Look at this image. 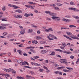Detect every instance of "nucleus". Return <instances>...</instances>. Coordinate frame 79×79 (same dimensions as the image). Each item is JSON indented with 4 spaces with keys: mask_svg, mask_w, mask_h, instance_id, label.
<instances>
[{
    "mask_svg": "<svg viewBox=\"0 0 79 79\" xmlns=\"http://www.w3.org/2000/svg\"><path fill=\"white\" fill-rule=\"evenodd\" d=\"M56 5H58V6H62L63 5V4H60V3H57L56 4Z\"/></svg>",
    "mask_w": 79,
    "mask_h": 79,
    "instance_id": "4c0bfd02",
    "label": "nucleus"
},
{
    "mask_svg": "<svg viewBox=\"0 0 79 79\" xmlns=\"http://www.w3.org/2000/svg\"><path fill=\"white\" fill-rule=\"evenodd\" d=\"M30 79H35V78L33 77H31Z\"/></svg>",
    "mask_w": 79,
    "mask_h": 79,
    "instance_id": "774afa93",
    "label": "nucleus"
},
{
    "mask_svg": "<svg viewBox=\"0 0 79 79\" xmlns=\"http://www.w3.org/2000/svg\"><path fill=\"white\" fill-rule=\"evenodd\" d=\"M30 51L31 52H32L33 53H35V50H34L31 49L30 50Z\"/></svg>",
    "mask_w": 79,
    "mask_h": 79,
    "instance_id": "72a5a7b5",
    "label": "nucleus"
},
{
    "mask_svg": "<svg viewBox=\"0 0 79 79\" xmlns=\"http://www.w3.org/2000/svg\"><path fill=\"white\" fill-rule=\"evenodd\" d=\"M49 55H52V56H54L55 55V52H52V53Z\"/></svg>",
    "mask_w": 79,
    "mask_h": 79,
    "instance_id": "b1692460",
    "label": "nucleus"
},
{
    "mask_svg": "<svg viewBox=\"0 0 79 79\" xmlns=\"http://www.w3.org/2000/svg\"><path fill=\"white\" fill-rule=\"evenodd\" d=\"M57 33H58V34H61V33H62V32L59 31V32H57Z\"/></svg>",
    "mask_w": 79,
    "mask_h": 79,
    "instance_id": "e2e57ef3",
    "label": "nucleus"
},
{
    "mask_svg": "<svg viewBox=\"0 0 79 79\" xmlns=\"http://www.w3.org/2000/svg\"><path fill=\"white\" fill-rule=\"evenodd\" d=\"M60 60H61V61H60V62L62 63H64L65 64H66V63H70L69 62H67V60L66 59H61Z\"/></svg>",
    "mask_w": 79,
    "mask_h": 79,
    "instance_id": "f257e3e1",
    "label": "nucleus"
},
{
    "mask_svg": "<svg viewBox=\"0 0 79 79\" xmlns=\"http://www.w3.org/2000/svg\"><path fill=\"white\" fill-rule=\"evenodd\" d=\"M8 55H9V56H10V55H11V52H8Z\"/></svg>",
    "mask_w": 79,
    "mask_h": 79,
    "instance_id": "69168bd1",
    "label": "nucleus"
},
{
    "mask_svg": "<svg viewBox=\"0 0 79 79\" xmlns=\"http://www.w3.org/2000/svg\"><path fill=\"white\" fill-rule=\"evenodd\" d=\"M49 31H53V29H52V28H49Z\"/></svg>",
    "mask_w": 79,
    "mask_h": 79,
    "instance_id": "864d4df0",
    "label": "nucleus"
},
{
    "mask_svg": "<svg viewBox=\"0 0 79 79\" xmlns=\"http://www.w3.org/2000/svg\"><path fill=\"white\" fill-rule=\"evenodd\" d=\"M22 64L24 66L26 65V63H25V62H22Z\"/></svg>",
    "mask_w": 79,
    "mask_h": 79,
    "instance_id": "4d7b16f0",
    "label": "nucleus"
},
{
    "mask_svg": "<svg viewBox=\"0 0 79 79\" xmlns=\"http://www.w3.org/2000/svg\"><path fill=\"white\" fill-rule=\"evenodd\" d=\"M47 38L49 40H53V38H51L50 37V36H49L48 35L47 36Z\"/></svg>",
    "mask_w": 79,
    "mask_h": 79,
    "instance_id": "2eb2a0df",
    "label": "nucleus"
},
{
    "mask_svg": "<svg viewBox=\"0 0 79 79\" xmlns=\"http://www.w3.org/2000/svg\"><path fill=\"white\" fill-rule=\"evenodd\" d=\"M46 19L47 20V21H51V19L48 17L46 18Z\"/></svg>",
    "mask_w": 79,
    "mask_h": 79,
    "instance_id": "c9c22d12",
    "label": "nucleus"
},
{
    "mask_svg": "<svg viewBox=\"0 0 79 79\" xmlns=\"http://www.w3.org/2000/svg\"><path fill=\"white\" fill-rule=\"evenodd\" d=\"M9 69L11 71H12V73H16V71H15V70L11 69V68H9Z\"/></svg>",
    "mask_w": 79,
    "mask_h": 79,
    "instance_id": "f8f14e48",
    "label": "nucleus"
},
{
    "mask_svg": "<svg viewBox=\"0 0 79 79\" xmlns=\"http://www.w3.org/2000/svg\"><path fill=\"white\" fill-rule=\"evenodd\" d=\"M65 68L64 66L60 67L57 68V69H64Z\"/></svg>",
    "mask_w": 79,
    "mask_h": 79,
    "instance_id": "4468645a",
    "label": "nucleus"
},
{
    "mask_svg": "<svg viewBox=\"0 0 79 79\" xmlns=\"http://www.w3.org/2000/svg\"><path fill=\"white\" fill-rule=\"evenodd\" d=\"M69 10H73L76 12L79 11V10H78L77 9L75 8H74L73 7H69Z\"/></svg>",
    "mask_w": 79,
    "mask_h": 79,
    "instance_id": "f03ea898",
    "label": "nucleus"
},
{
    "mask_svg": "<svg viewBox=\"0 0 79 79\" xmlns=\"http://www.w3.org/2000/svg\"><path fill=\"white\" fill-rule=\"evenodd\" d=\"M18 63L19 64H21L22 63H23V60H18Z\"/></svg>",
    "mask_w": 79,
    "mask_h": 79,
    "instance_id": "ddd939ff",
    "label": "nucleus"
},
{
    "mask_svg": "<svg viewBox=\"0 0 79 79\" xmlns=\"http://www.w3.org/2000/svg\"><path fill=\"white\" fill-rule=\"evenodd\" d=\"M45 63H48V60H46L45 61Z\"/></svg>",
    "mask_w": 79,
    "mask_h": 79,
    "instance_id": "bf43d9fd",
    "label": "nucleus"
},
{
    "mask_svg": "<svg viewBox=\"0 0 79 79\" xmlns=\"http://www.w3.org/2000/svg\"><path fill=\"white\" fill-rule=\"evenodd\" d=\"M32 42L33 44H37L38 42L37 41H35L34 40L32 41Z\"/></svg>",
    "mask_w": 79,
    "mask_h": 79,
    "instance_id": "9b49d317",
    "label": "nucleus"
},
{
    "mask_svg": "<svg viewBox=\"0 0 79 79\" xmlns=\"http://www.w3.org/2000/svg\"><path fill=\"white\" fill-rule=\"evenodd\" d=\"M53 39H56V40H57V39H58V38L56 37V36H55L54 35V36H53Z\"/></svg>",
    "mask_w": 79,
    "mask_h": 79,
    "instance_id": "c03bdc74",
    "label": "nucleus"
},
{
    "mask_svg": "<svg viewBox=\"0 0 79 79\" xmlns=\"http://www.w3.org/2000/svg\"><path fill=\"white\" fill-rule=\"evenodd\" d=\"M0 75H1L2 76H7V77H10V76L8 74H0Z\"/></svg>",
    "mask_w": 79,
    "mask_h": 79,
    "instance_id": "6e6552de",
    "label": "nucleus"
},
{
    "mask_svg": "<svg viewBox=\"0 0 79 79\" xmlns=\"http://www.w3.org/2000/svg\"><path fill=\"white\" fill-rule=\"evenodd\" d=\"M30 74H34V73L32 71H30Z\"/></svg>",
    "mask_w": 79,
    "mask_h": 79,
    "instance_id": "49530a36",
    "label": "nucleus"
},
{
    "mask_svg": "<svg viewBox=\"0 0 79 79\" xmlns=\"http://www.w3.org/2000/svg\"><path fill=\"white\" fill-rule=\"evenodd\" d=\"M13 16L15 17V18H17V15L16 16V15H14Z\"/></svg>",
    "mask_w": 79,
    "mask_h": 79,
    "instance_id": "052dcab7",
    "label": "nucleus"
},
{
    "mask_svg": "<svg viewBox=\"0 0 79 79\" xmlns=\"http://www.w3.org/2000/svg\"><path fill=\"white\" fill-rule=\"evenodd\" d=\"M70 5H74V3L73 2H71L70 3Z\"/></svg>",
    "mask_w": 79,
    "mask_h": 79,
    "instance_id": "79ce46f5",
    "label": "nucleus"
},
{
    "mask_svg": "<svg viewBox=\"0 0 79 79\" xmlns=\"http://www.w3.org/2000/svg\"><path fill=\"white\" fill-rule=\"evenodd\" d=\"M6 10V8H5V7L4 6H3V7H2V10L3 11H5Z\"/></svg>",
    "mask_w": 79,
    "mask_h": 79,
    "instance_id": "e433bc0d",
    "label": "nucleus"
},
{
    "mask_svg": "<svg viewBox=\"0 0 79 79\" xmlns=\"http://www.w3.org/2000/svg\"><path fill=\"white\" fill-rule=\"evenodd\" d=\"M23 55H24L25 56H27V54L24 53L23 54Z\"/></svg>",
    "mask_w": 79,
    "mask_h": 79,
    "instance_id": "09e8293b",
    "label": "nucleus"
},
{
    "mask_svg": "<svg viewBox=\"0 0 79 79\" xmlns=\"http://www.w3.org/2000/svg\"><path fill=\"white\" fill-rule=\"evenodd\" d=\"M7 34V33L6 32H4L3 33V35H6Z\"/></svg>",
    "mask_w": 79,
    "mask_h": 79,
    "instance_id": "de8ad7c7",
    "label": "nucleus"
},
{
    "mask_svg": "<svg viewBox=\"0 0 79 79\" xmlns=\"http://www.w3.org/2000/svg\"><path fill=\"white\" fill-rule=\"evenodd\" d=\"M8 6H9L11 7H15V9H16L17 8H19V7L17 6H16L15 5H13L9 4L8 5Z\"/></svg>",
    "mask_w": 79,
    "mask_h": 79,
    "instance_id": "7ed1b4c3",
    "label": "nucleus"
},
{
    "mask_svg": "<svg viewBox=\"0 0 79 79\" xmlns=\"http://www.w3.org/2000/svg\"><path fill=\"white\" fill-rule=\"evenodd\" d=\"M65 17L68 18H71V16H70V15H67L65 16Z\"/></svg>",
    "mask_w": 79,
    "mask_h": 79,
    "instance_id": "37998d69",
    "label": "nucleus"
},
{
    "mask_svg": "<svg viewBox=\"0 0 79 79\" xmlns=\"http://www.w3.org/2000/svg\"><path fill=\"white\" fill-rule=\"evenodd\" d=\"M69 27H71V28H72V27H76L74 25H70L69 26Z\"/></svg>",
    "mask_w": 79,
    "mask_h": 79,
    "instance_id": "2f4dec72",
    "label": "nucleus"
},
{
    "mask_svg": "<svg viewBox=\"0 0 79 79\" xmlns=\"http://www.w3.org/2000/svg\"><path fill=\"white\" fill-rule=\"evenodd\" d=\"M6 29V27H3L2 26H0V29L1 30H4Z\"/></svg>",
    "mask_w": 79,
    "mask_h": 79,
    "instance_id": "1a4fd4ad",
    "label": "nucleus"
},
{
    "mask_svg": "<svg viewBox=\"0 0 79 79\" xmlns=\"http://www.w3.org/2000/svg\"><path fill=\"white\" fill-rule=\"evenodd\" d=\"M74 56H70V58H71V59H74Z\"/></svg>",
    "mask_w": 79,
    "mask_h": 79,
    "instance_id": "6e6d98bb",
    "label": "nucleus"
},
{
    "mask_svg": "<svg viewBox=\"0 0 79 79\" xmlns=\"http://www.w3.org/2000/svg\"><path fill=\"white\" fill-rule=\"evenodd\" d=\"M63 71L64 72H66V73H69V70H67L65 69H63Z\"/></svg>",
    "mask_w": 79,
    "mask_h": 79,
    "instance_id": "412c9836",
    "label": "nucleus"
},
{
    "mask_svg": "<svg viewBox=\"0 0 79 79\" xmlns=\"http://www.w3.org/2000/svg\"><path fill=\"white\" fill-rule=\"evenodd\" d=\"M39 71L40 72H43L44 71V70L43 69H40L39 70Z\"/></svg>",
    "mask_w": 79,
    "mask_h": 79,
    "instance_id": "3c124183",
    "label": "nucleus"
},
{
    "mask_svg": "<svg viewBox=\"0 0 79 79\" xmlns=\"http://www.w3.org/2000/svg\"><path fill=\"white\" fill-rule=\"evenodd\" d=\"M4 71H6V72H9L10 71L9 69H4Z\"/></svg>",
    "mask_w": 79,
    "mask_h": 79,
    "instance_id": "393cba45",
    "label": "nucleus"
},
{
    "mask_svg": "<svg viewBox=\"0 0 79 79\" xmlns=\"http://www.w3.org/2000/svg\"><path fill=\"white\" fill-rule=\"evenodd\" d=\"M66 38H67L68 39H69V40H73V39H72L69 37L68 36H67V37H66Z\"/></svg>",
    "mask_w": 79,
    "mask_h": 79,
    "instance_id": "c756f323",
    "label": "nucleus"
},
{
    "mask_svg": "<svg viewBox=\"0 0 79 79\" xmlns=\"http://www.w3.org/2000/svg\"><path fill=\"white\" fill-rule=\"evenodd\" d=\"M66 34L67 35H72V33L69 32H66Z\"/></svg>",
    "mask_w": 79,
    "mask_h": 79,
    "instance_id": "7c9ffc66",
    "label": "nucleus"
},
{
    "mask_svg": "<svg viewBox=\"0 0 79 79\" xmlns=\"http://www.w3.org/2000/svg\"><path fill=\"white\" fill-rule=\"evenodd\" d=\"M74 18H75V19H79V17L77 16H75L74 17Z\"/></svg>",
    "mask_w": 79,
    "mask_h": 79,
    "instance_id": "a18cd8bd",
    "label": "nucleus"
},
{
    "mask_svg": "<svg viewBox=\"0 0 79 79\" xmlns=\"http://www.w3.org/2000/svg\"><path fill=\"white\" fill-rule=\"evenodd\" d=\"M22 18V16L21 15H17V18Z\"/></svg>",
    "mask_w": 79,
    "mask_h": 79,
    "instance_id": "a878e982",
    "label": "nucleus"
},
{
    "mask_svg": "<svg viewBox=\"0 0 79 79\" xmlns=\"http://www.w3.org/2000/svg\"><path fill=\"white\" fill-rule=\"evenodd\" d=\"M50 16H55L56 15L55 14L53 13H52L51 12H50V13H49V14Z\"/></svg>",
    "mask_w": 79,
    "mask_h": 79,
    "instance_id": "39448f33",
    "label": "nucleus"
},
{
    "mask_svg": "<svg viewBox=\"0 0 79 79\" xmlns=\"http://www.w3.org/2000/svg\"><path fill=\"white\" fill-rule=\"evenodd\" d=\"M60 48H61V49H62V50H64V47H62V46H61L60 47Z\"/></svg>",
    "mask_w": 79,
    "mask_h": 79,
    "instance_id": "680f3d73",
    "label": "nucleus"
},
{
    "mask_svg": "<svg viewBox=\"0 0 79 79\" xmlns=\"http://www.w3.org/2000/svg\"><path fill=\"white\" fill-rule=\"evenodd\" d=\"M17 79H24V77H19V76H17Z\"/></svg>",
    "mask_w": 79,
    "mask_h": 79,
    "instance_id": "a211bd4d",
    "label": "nucleus"
},
{
    "mask_svg": "<svg viewBox=\"0 0 79 79\" xmlns=\"http://www.w3.org/2000/svg\"><path fill=\"white\" fill-rule=\"evenodd\" d=\"M73 69V68H69V70H71V71H72Z\"/></svg>",
    "mask_w": 79,
    "mask_h": 79,
    "instance_id": "338daca9",
    "label": "nucleus"
},
{
    "mask_svg": "<svg viewBox=\"0 0 79 79\" xmlns=\"http://www.w3.org/2000/svg\"><path fill=\"white\" fill-rule=\"evenodd\" d=\"M63 52L64 53H66L67 54H69L71 53V52H68L67 51H64Z\"/></svg>",
    "mask_w": 79,
    "mask_h": 79,
    "instance_id": "c85d7f7f",
    "label": "nucleus"
},
{
    "mask_svg": "<svg viewBox=\"0 0 79 79\" xmlns=\"http://www.w3.org/2000/svg\"><path fill=\"white\" fill-rule=\"evenodd\" d=\"M35 59H37V58H39V56H35L33 57Z\"/></svg>",
    "mask_w": 79,
    "mask_h": 79,
    "instance_id": "ea45409f",
    "label": "nucleus"
},
{
    "mask_svg": "<svg viewBox=\"0 0 79 79\" xmlns=\"http://www.w3.org/2000/svg\"><path fill=\"white\" fill-rule=\"evenodd\" d=\"M53 8H54V9H55L56 10H60V9L58 7H56L55 6H54Z\"/></svg>",
    "mask_w": 79,
    "mask_h": 79,
    "instance_id": "bb28decb",
    "label": "nucleus"
},
{
    "mask_svg": "<svg viewBox=\"0 0 79 79\" xmlns=\"http://www.w3.org/2000/svg\"><path fill=\"white\" fill-rule=\"evenodd\" d=\"M41 52L43 54H44V53H46L47 51L46 50H42L41 51Z\"/></svg>",
    "mask_w": 79,
    "mask_h": 79,
    "instance_id": "dca6fc26",
    "label": "nucleus"
},
{
    "mask_svg": "<svg viewBox=\"0 0 79 79\" xmlns=\"http://www.w3.org/2000/svg\"><path fill=\"white\" fill-rule=\"evenodd\" d=\"M35 48V47L32 46H30L27 48H32L33 49Z\"/></svg>",
    "mask_w": 79,
    "mask_h": 79,
    "instance_id": "473e14b6",
    "label": "nucleus"
},
{
    "mask_svg": "<svg viewBox=\"0 0 79 79\" xmlns=\"http://www.w3.org/2000/svg\"><path fill=\"white\" fill-rule=\"evenodd\" d=\"M32 32H33V30L32 29H29L27 31L28 33H32Z\"/></svg>",
    "mask_w": 79,
    "mask_h": 79,
    "instance_id": "0eeeda50",
    "label": "nucleus"
},
{
    "mask_svg": "<svg viewBox=\"0 0 79 79\" xmlns=\"http://www.w3.org/2000/svg\"><path fill=\"white\" fill-rule=\"evenodd\" d=\"M31 26H32V27H35V28L38 27L37 26H35V25H34L33 24H31Z\"/></svg>",
    "mask_w": 79,
    "mask_h": 79,
    "instance_id": "f704fd0d",
    "label": "nucleus"
},
{
    "mask_svg": "<svg viewBox=\"0 0 79 79\" xmlns=\"http://www.w3.org/2000/svg\"><path fill=\"white\" fill-rule=\"evenodd\" d=\"M41 37L39 36H38L34 37L35 39H36V40H39L41 39Z\"/></svg>",
    "mask_w": 79,
    "mask_h": 79,
    "instance_id": "423d86ee",
    "label": "nucleus"
},
{
    "mask_svg": "<svg viewBox=\"0 0 79 79\" xmlns=\"http://www.w3.org/2000/svg\"><path fill=\"white\" fill-rule=\"evenodd\" d=\"M19 53V55H22V51L21 50H19L17 51Z\"/></svg>",
    "mask_w": 79,
    "mask_h": 79,
    "instance_id": "aec40b11",
    "label": "nucleus"
},
{
    "mask_svg": "<svg viewBox=\"0 0 79 79\" xmlns=\"http://www.w3.org/2000/svg\"><path fill=\"white\" fill-rule=\"evenodd\" d=\"M25 32V30H24V29L22 30L21 31H20V33L22 35L24 34Z\"/></svg>",
    "mask_w": 79,
    "mask_h": 79,
    "instance_id": "9d476101",
    "label": "nucleus"
},
{
    "mask_svg": "<svg viewBox=\"0 0 79 79\" xmlns=\"http://www.w3.org/2000/svg\"><path fill=\"white\" fill-rule=\"evenodd\" d=\"M50 6H56V5L53 4H51L50 5Z\"/></svg>",
    "mask_w": 79,
    "mask_h": 79,
    "instance_id": "13d9d810",
    "label": "nucleus"
},
{
    "mask_svg": "<svg viewBox=\"0 0 79 79\" xmlns=\"http://www.w3.org/2000/svg\"><path fill=\"white\" fill-rule=\"evenodd\" d=\"M45 31H46V32H49L50 31L49 30V29H46Z\"/></svg>",
    "mask_w": 79,
    "mask_h": 79,
    "instance_id": "8fccbe9b",
    "label": "nucleus"
},
{
    "mask_svg": "<svg viewBox=\"0 0 79 79\" xmlns=\"http://www.w3.org/2000/svg\"><path fill=\"white\" fill-rule=\"evenodd\" d=\"M45 13H46V14H49V15L50 14V11H45Z\"/></svg>",
    "mask_w": 79,
    "mask_h": 79,
    "instance_id": "58836bf2",
    "label": "nucleus"
},
{
    "mask_svg": "<svg viewBox=\"0 0 79 79\" xmlns=\"http://www.w3.org/2000/svg\"><path fill=\"white\" fill-rule=\"evenodd\" d=\"M54 36V35H52V34H49V37H52V38H53Z\"/></svg>",
    "mask_w": 79,
    "mask_h": 79,
    "instance_id": "a19ab883",
    "label": "nucleus"
},
{
    "mask_svg": "<svg viewBox=\"0 0 79 79\" xmlns=\"http://www.w3.org/2000/svg\"><path fill=\"white\" fill-rule=\"evenodd\" d=\"M19 27L20 29H22V30L23 29V27H22V26H20Z\"/></svg>",
    "mask_w": 79,
    "mask_h": 79,
    "instance_id": "5fc2aeb1",
    "label": "nucleus"
},
{
    "mask_svg": "<svg viewBox=\"0 0 79 79\" xmlns=\"http://www.w3.org/2000/svg\"><path fill=\"white\" fill-rule=\"evenodd\" d=\"M52 18L53 19H58L59 18V17L56 16H52Z\"/></svg>",
    "mask_w": 79,
    "mask_h": 79,
    "instance_id": "f3484780",
    "label": "nucleus"
},
{
    "mask_svg": "<svg viewBox=\"0 0 79 79\" xmlns=\"http://www.w3.org/2000/svg\"><path fill=\"white\" fill-rule=\"evenodd\" d=\"M25 16H26V17H28V16H31V15L29 14H27V13H25Z\"/></svg>",
    "mask_w": 79,
    "mask_h": 79,
    "instance_id": "5701e85b",
    "label": "nucleus"
},
{
    "mask_svg": "<svg viewBox=\"0 0 79 79\" xmlns=\"http://www.w3.org/2000/svg\"><path fill=\"white\" fill-rule=\"evenodd\" d=\"M31 76L28 75H27L26 76V77L27 78V79H31Z\"/></svg>",
    "mask_w": 79,
    "mask_h": 79,
    "instance_id": "4be33fe9",
    "label": "nucleus"
},
{
    "mask_svg": "<svg viewBox=\"0 0 79 79\" xmlns=\"http://www.w3.org/2000/svg\"><path fill=\"white\" fill-rule=\"evenodd\" d=\"M73 38H74V37H75V38H73L74 39H77L78 40H79V38L77 37V36H75L73 35Z\"/></svg>",
    "mask_w": 79,
    "mask_h": 79,
    "instance_id": "cd10ccee",
    "label": "nucleus"
},
{
    "mask_svg": "<svg viewBox=\"0 0 79 79\" xmlns=\"http://www.w3.org/2000/svg\"><path fill=\"white\" fill-rule=\"evenodd\" d=\"M43 68H44V69H48V68L45 66H44Z\"/></svg>",
    "mask_w": 79,
    "mask_h": 79,
    "instance_id": "0e129e2a",
    "label": "nucleus"
},
{
    "mask_svg": "<svg viewBox=\"0 0 79 79\" xmlns=\"http://www.w3.org/2000/svg\"><path fill=\"white\" fill-rule=\"evenodd\" d=\"M62 21H65V22H67V23H69V21H70V20L68 19H62Z\"/></svg>",
    "mask_w": 79,
    "mask_h": 79,
    "instance_id": "20e7f679",
    "label": "nucleus"
},
{
    "mask_svg": "<svg viewBox=\"0 0 79 79\" xmlns=\"http://www.w3.org/2000/svg\"><path fill=\"white\" fill-rule=\"evenodd\" d=\"M2 21H7V20H6L5 19H2Z\"/></svg>",
    "mask_w": 79,
    "mask_h": 79,
    "instance_id": "603ef678",
    "label": "nucleus"
},
{
    "mask_svg": "<svg viewBox=\"0 0 79 79\" xmlns=\"http://www.w3.org/2000/svg\"><path fill=\"white\" fill-rule=\"evenodd\" d=\"M16 12L18 13H22V11L21 10H16Z\"/></svg>",
    "mask_w": 79,
    "mask_h": 79,
    "instance_id": "6ab92c4d",
    "label": "nucleus"
}]
</instances>
